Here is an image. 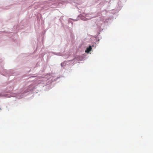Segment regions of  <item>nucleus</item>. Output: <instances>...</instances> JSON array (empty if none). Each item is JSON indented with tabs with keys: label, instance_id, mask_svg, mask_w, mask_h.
Here are the masks:
<instances>
[{
	"label": "nucleus",
	"instance_id": "nucleus-2",
	"mask_svg": "<svg viewBox=\"0 0 153 153\" xmlns=\"http://www.w3.org/2000/svg\"><path fill=\"white\" fill-rule=\"evenodd\" d=\"M0 110H1V108H0Z\"/></svg>",
	"mask_w": 153,
	"mask_h": 153
},
{
	"label": "nucleus",
	"instance_id": "nucleus-1",
	"mask_svg": "<svg viewBox=\"0 0 153 153\" xmlns=\"http://www.w3.org/2000/svg\"><path fill=\"white\" fill-rule=\"evenodd\" d=\"M92 48L91 46H89L88 48H87L85 52L87 53H88L91 51V50Z\"/></svg>",
	"mask_w": 153,
	"mask_h": 153
}]
</instances>
